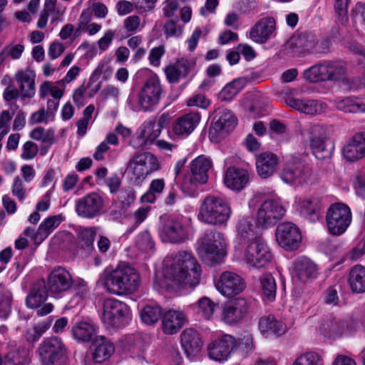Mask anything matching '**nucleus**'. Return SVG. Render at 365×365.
Listing matches in <instances>:
<instances>
[{
    "mask_svg": "<svg viewBox=\"0 0 365 365\" xmlns=\"http://www.w3.org/2000/svg\"><path fill=\"white\" fill-rule=\"evenodd\" d=\"M201 267L194 255L180 250L163 272L160 287L165 289L195 287L200 283Z\"/></svg>",
    "mask_w": 365,
    "mask_h": 365,
    "instance_id": "nucleus-1",
    "label": "nucleus"
},
{
    "mask_svg": "<svg viewBox=\"0 0 365 365\" xmlns=\"http://www.w3.org/2000/svg\"><path fill=\"white\" fill-rule=\"evenodd\" d=\"M163 92L159 77L152 74L146 78L137 96H128L126 105L133 112H152L159 104Z\"/></svg>",
    "mask_w": 365,
    "mask_h": 365,
    "instance_id": "nucleus-2",
    "label": "nucleus"
},
{
    "mask_svg": "<svg viewBox=\"0 0 365 365\" xmlns=\"http://www.w3.org/2000/svg\"><path fill=\"white\" fill-rule=\"evenodd\" d=\"M140 284V278L137 270L127 264H120L106 274L104 287L113 294L124 295L133 293Z\"/></svg>",
    "mask_w": 365,
    "mask_h": 365,
    "instance_id": "nucleus-3",
    "label": "nucleus"
},
{
    "mask_svg": "<svg viewBox=\"0 0 365 365\" xmlns=\"http://www.w3.org/2000/svg\"><path fill=\"white\" fill-rule=\"evenodd\" d=\"M196 251L209 266L221 263L227 253L224 235L215 230H205L197 241Z\"/></svg>",
    "mask_w": 365,
    "mask_h": 365,
    "instance_id": "nucleus-4",
    "label": "nucleus"
},
{
    "mask_svg": "<svg viewBox=\"0 0 365 365\" xmlns=\"http://www.w3.org/2000/svg\"><path fill=\"white\" fill-rule=\"evenodd\" d=\"M158 235L163 242L182 244L192 235L191 220L182 215H162Z\"/></svg>",
    "mask_w": 365,
    "mask_h": 365,
    "instance_id": "nucleus-5",
    "label": "nucleus"
},
{
    "mask_svg": "<svg viewBox=\"0 0 365 365\" xmlns=\"http://www.w3.org/2000/svg\"><path fill=\"white\" fill-rule=\"evenodd\" d=\"M231 213L230 205L225 200L207 195L200 206L197 217L205 224L221 225L227 222Z\"/></svg>",
    "mask_w": 365,
    "mask_h": 365,
    "instance_id": "nucleus-6",
    "label": "nucleus"
},
{
    "mask_svg": "<svg viewBox=\"0 0 365 365\" xmlns=\"http://www.w3.org/2000/svg\"><path fill=\"white\" fill-rule=\"evenodd\" d=\"M279 177L284 182L297 186L309 183L313 177V170L309 165L294 155L285 162Z\"/></svg>",
    "mask_w": 365,
    "mask_h": 365,
    "instance_id": "nucleus-7",
    "label": "nucleus"
},
{
    "mask_svg": "<svg viewBox=\"0 0 365 365\" xmlns=\"http://www.w3.org/2000/svg\"><path fill=\"white\" fill-rule=\"evenodd\" d=\"M352 220L350 207L342 202L332 203L326 213L328 232L335 236L344 233Z\"/></svg>",
    "mask_w": 365,
    "mask_h": 365,
    "instance_id": "nucleus-8",
    "label": "nucleus"
},
{
    "mask_svg": "<svg viewBox=\"0 0 365 365\" xmlns=\"http://www.w3.org/2000/svg\"><path fill=\"white\" fill-rule=\"evenodd\" d=\"M303 136L317 158L324 159L331 155L334 147L328 143L329 134L326 128L320 125H312L304 130Z\"/></svg>",
    "mask_w": 365,
    "mask_h": 365,
    "instance_id": "nucleus-9",
    "label": "nucleus"
},
{
    "mask_svg": "<svg viewBox=\"0 0 365 365\" xmlns=\"http://www.w3.org/2000/svg\"><path fill=\"white\" fill-rule=\"evenodd\" d=\"M244 259L248 265L256 268L264 267L271 262V250L261 236L248 242L245 250Z\"/></svg>",
    "mask_w": 365,
    "mask_h": 365,
    "instance_id": "nucleus-10",
    "label": "nucleus"
},
{
    "mask_svg": "<svg viewBox=\"0 0 365 365\" xmlns=\"http://www.w3.org/2000/svg\"><path fill=\"white\" fill-rule=\"evenodd\" d=\"M129 319V309L125 303L113 299L105 300L102 320L108 327L120 328Z\"/></svg>",
    "mask_w": 365,
    "mask_h": 365,
    "instance_id": "nucleus-11",
    "label": "nucleus"
},
{
    "mask_svg": "<svg viewBox=\"0 0 365 365\" xmlns=\"http://www.w3.org/2000/svg\"><path fill=\"white\" fill-rule=\"evenodd\" d=\"M160 168L157 158L149 152L135 154L128 162L126 170L136 180H143Z\"/></svg>",
    "mask_w": 365,
    "mask_h": 365,
    "instance_id": "nucleus-12",
    "label": "nucleus"
},
{
    "mask_svg": "<svg viewBox=\"0 0 365 365\" xmlns=\"http://www.w3.org/2000/svg\"><path fill=\"white\" fill-rule=\"evenodd\" d=\"M66 347L61 339H44L38 345L37 354L42 365H54L66 354Z\"/></svg>",
    "mask_w": 365,
    "mask_h": 365,
    "instance_id": "nucleus-13",
    "label": "nucleus"
},
{
    "mask_svg": "<svg viewBox=\"0 0 365 365\" xmlns=\"http://www.w3.org/2000/svg\"><path fill=\"white\" fill-rule=\"evenodd\" d=\"M249 310L250 304L245 298H235L224 304L221 312V320L230 326L240 324L247 317Z\"/></svg>",
    "mask_w": 365,
    "mask_h": 365,
    "instance_id": "nucleus-14",
    "label": "nucleus"
},
{
    "mask_svg": "<svg viewBox=\"0 0 365 365\" xmlns=\"http://www.w3.org/2000/svg\"><path fill=\"white\" fill-rule=\"evenodd\" d=\"M286 210L278 201L272 199L264 200L257 212V223L263 228L274 226L285 215Z\"/></svg>",
    "mask_w": 365,
    "mask_h": 365,
    "instance_id": "nucleus-15",
    "label": "nucleus"
},
{
    "mask_svg": "<svg viewBox=\"0 0 365 365\" xmlns=\"http://www.w3.org/2000/svg\"><path fill=\"white\" fill-rule=\"evenodd\" d=\"M104 202L96 192H91L75 202V212L83 218L93 219L103 212Z\"/></svg>",
    "mask_w": 365,
    "mask_h": 365,
    "instance_id": "nucleus-16",
    "label": "nucleus"
},
{
    "mask_svg": "<svg viewBox=\"0 0 365 365\" xmlns=\"http://www.w3.org/2000/svg\"><path fill=\"white\" fill-rule=\"evenodd\" d=\"M217 291L225 297H232L242 293L246 288L245 279L238 274L225 271L215 283Z\"/></svg>",
    "mask_w": 365,
    "mask_h": 365,
    "instance_id": "nucleus-17",
    "label": "nucleus"
},
{
    "mask_svg": "<svg viewBox=\"0 0 365 365\" xmlns=\"http://www.w3.org/2000/svg\"><path fill=\"white\" fill-rule=\"evenodd\" d=\"M276 240L286 250H297L302 241L299 229L292 222L279 224L275 231Z\"/></svg>",
    "mask_w": 365,
    "mask_h": 365,
    "instance_id": "nucleus-18",
    "label": "nucleus"
},
{
    "mask_svg": "<svg viewBox=\"0 0 365 365\" xmlns=\"http://www.w3.org/2000/svg\"><path fill=\"white\" fill-rule=\"evenodd\" d=\"M236 346L237 340L234 336L230 334H223L208 344V356L216 361H227Z\"/></svg>",
    "mask_w": 365,
    "mask_h": 365,
    "instance_id": "nucleus-19",
    "label": "nucleus"
},
{
    "mask_svg": "<svg viewBox=\"0 0 365 365\" xmlns=\"http://www.w3.org/2000/svg\"><path fill=\"white\" fill-rule=\"evenodd\" d=\"M212 168V160L204 155L193 159L190 163V185L188 188L193 190L198 184H205L208 180L209 171Z\"/></svg>",
    "mask_w": 365,
    "mask_h": 365,
    "instance_id": "nucleus-20",
    "label": "nucleus"
},
{
    "mask_svg": "<svg viewBox=\"0 0 365 365\" xmlns=\"http://www.w3.org/2000/svg\"><path fill=\"white\" fill-rule=\"evenodd\" d=\"M284 102L289 107L307 115H317L324 113L327 110V105L315 99H299L291 94L286 93Z\"/></svg>",
    "mask_w": 365,
    "mask_h": 365,
    "instance_id": "nucleus-21",
    "label": "nucleus"
},
{
    "mask_svg": "<svg viewBox=\"0 0 365 365\" xmlns=\"http://www.w3.org/2000/svg\"><path fill=\"white\" fill-rule=\"evenodd\" d=\"M318 330L322 335L331 339L341 337L346 332H351L346 321L333 316L322 319Z\"/></svg>",
    "mask_w": 365,
    "mask_h": 365,
    "instance_id": "nucleus-22",
    "label": "nucleus"
},
{
    "mask_svg": "<svg viewBox=\"0 0 365 365\" xmlns=\"http://www.w3.org/2000/svg\"><path fill=\"white\" fill-rule=\"evenodd\" d=\"M276 22L272 17H265L258 21L250 29V38L255 43H264L275 31Z\"/></svg>",
    "mask_w": 365,
    "mask_h": 365,
    "instance_id": "nucleus-23",
    "label": "nucleus"
},
{
    "mask_svg": "<svg viewBox=\"0 0 365 365\" xmlns=\"http://www.w3.org/2000/svg\"><path fill=\"white\" fill-rule=\"evenodd\" d=\"M201 116L199 113L190 112L175 119L172 129L175 135L187 137L191 134L199 125Z\"/></svg>",
    "mask_w": 365,
    "mask_h": 365,
    "instance_id": "nucleus-24",
    "label": "nucleus"
},
{
    "mask_svg": "<svg viewBox=\"0 0 365 365\" xmlns=\"http://www.w3.org/2000/svg\"><path fill=\"white\" fill-rule=\"evenodd\" d=\"M250 179V173L247 170L233 166L227 169L224 183L230 190L240 191L247 186Z\"/></svg>",
    "mask_w": 365,
    "mask_h": 365,
    "instance_id": "nucleus-25",
    "label": "nucleus"
},
{
    "mask_svg": "<svg viewBox=\"0 0 365 365\" xmlns=\"http://www.w3.org/2000/svg\"><path fill=\"white\" fill-rule=\"evenodd\" d=\"M195 62L187 58L178 59L173 64L165 68V73L169 83H177L181 78H185L193 68Z\"/></svg>",
    "mask_w": 365,
    "mask_h": 365,
    "instance_id": "nucleus-26",
    "label": "nucleus"
},
{
    "mask_svg": "<svg viewBox=\"0 0 365 365\" xmlns=\"http://www.w3.org/2000/svg\"><path fill=\"white\" fill-rule=\"evenodd\" d=\"M344 157L354 161L365 156V131L356 133L342 149Z\"/></svg>",
    "mask_w": 365,
    "mask_h": 365,
    "instance_id": "nucleus-27",
    "label": "nucleus"
},
{
    "mask_svg": "<svg viewBox=\"0 0 365 365\" xmlns=\"http://www.w3.org/2000/svg\"><path fill=\"white\" fill-rule=\"evenodd\" d=\"M14 79L19 85L22 99L31 98L35 96L36 73L34 71L29 68L19 71L15 73Z\"/></svg>",
    "mask_w": 365,
    "mask_h": 365,
    "instance_id": "nucleus-28",
    "label": "nucleus"
},
{
    "mask_svg": "<svg viewBox=\"0 0 365 365\" xmlns=\"http://www.w3.org/2000/svg\"><path fill=\"white\" fill-rule=\"evenodd\" d=\"M68 271L64 267H58L49 274L46 287L55 295L64 292L68 289Z\"/></svg>",
    "mask_w": 365,
    "mask_h": 365,
    "instance_id": "nucleus-29",
    "label": "nucleus"
},
{
    "mask_svg": "<svg viewBox=\"0 0 365 365\" xmlns=\"http://www.w3.org/2000/svg\"><path fill=\"white\" fill-rule=\"evenodd\" d=\"M295 276L303 282L314 279L317 276V264L309 258L301 256L293 262Z\"/></svg>",
    "mask_w": 365,
    "mask_h": 365,
    "instance_id": "nucleus-30",
    "label": "nucleus"
},
{
    "mask_svg": "<svg viewBox=\"0 0 365 365\" xmlns=\"http://www.w3.org/2000/svg\"><path fill=\"white\" fill-rule=\"evenodd\" d=\"M258 327L261 334L265 337L271 336L278 337L284 334L287 329L286 325L272 314L260 317Z\"/></svg>",
    "mask_w": 365,
    "mask_h": 365,
    "instance_id": "nucleus-31",
    "label": "nucleus"
},
{
    "mask_svg": "<svg viewBox=\"0 0 365 365\" xmlns=\"http://www.w3.org/2000/svg\"><path fill=\"white\" fill-rule=\"evenodd\" d=\"M237 122V118L230 110L222 109L215 117L211 130L223 136L234 129Z\"/></svg>",
    "mask_w": 365,
    "mask_h": 365,
    "instance_id": "nucleus-32",
    "label": "nucleus"
},
{
    "mask_svg": "<svg viewBox=\"0 0 365 365\" xmlns=\"http://www.w3.org/2000/svg\"><path fill=\"white\" fill-rule=\"evenodd\" d=\"M180 336L182 347L187 357L195 356L200 351L202 343L196 330L187 329Z\"/></svg>",
    "mask_w": 365,
    "mask_h": 365,
    "instance_id": "nucleus-33",
    "label": "nucleus"
},
{
    "mask_svg": "<svg viewBox=\"0 0 365 365\" xmlns=\"http://www.w3.org/2000/svg\"><path fill=\"white\" fill-rule=\"evenodd\" d=\"M48 289L43 279L36 281L26 297V304L29 309L39 308L47 299Z\"/></svg>",
    "mask_w": 365,
    "mask_h": 365,
    "instance_id": "nucleus-34",
    "label": "nucleus"
},
{
    "mask_svg": "<svg viewBox=\"0 0 365 365\" xmlns=\"http://www.w3.org/2000/svg\"><path fill=\"white\" fill-rule=\"evenodd\" d=\"M185 321V315L182 311L168 310L163 317V331L167 334H173L182 327Z\"/></svg>",
    "mask_w": 365,
    "mask_h": 365,
    "instance_id": "nucleus-35",
    "label": "nucleus"
},
{
    "mask_svg": "<svg viewBox=\"0 0 365 365\" xmlns=\"http://www.w3.org/2000/svg\"><path fill=\"white\" fill-rule=\"evenodd\" d=\"M93 359L96 363H102L110 358L115 351V346L104 336H98L93 343Z\"/></svg>",
    "mask_w": 365,
    "mask_h": 365,
    "instance_id": "nucleus-36",
    "label": "nucleus"
},
{
    "mask_svg": "<svg viewBox=\"0 0 365 365\" xmlns=\"http://www.w3.org/2000/svg\"><path fill=\"white\" fill-rule=\"evenodd\" d=\"M278 164L277 155L272 153L260 154L256 160V168L260 178L266 179L272 176Z\"/></svg>",
    "mask_w": 365,
    "mask_h": 365,
    "instance_id": "nucleus-37",
    "label": "nucleus"
},
{
    "mask_svg": "<svg viewBox=\"0 0 365 365\" xmlns=\"http://www.w3.org/2000/svg\"><path fill=\"white\" fill-rule=\"evenodd\" d=\"M237 235L247 242L260 237V230L252 217H245L239 220L237 224Z\"/></svg>",
    "mask_w": 365,
    "mask_h": 365,
    "instance_id": "nucleus-38",
    "label": "nucleus"
},
{
    "mask_svg": "<svg viewBox=\"0 0 365 365\" xmlns=\"http://www.w3.org/2000/svg\"><path fill=\"white\" fill-rule=\"evenodd\" d=\"M331 102L338 110L345 113L365 112V101L353 96L336 98Z\"/></svg>",
    "mask_w": 365,
    "mask_h": 365,
    "instance_id": "nucleus-39",
    "label": "nucleus"
},
{
    "mask_svg": "<svg viewBox=\"0 0 365 365\" xmlns=\"http://www.w3.org/2000/svg\"><path fill=\"white\" fill-rule=\"evenodd\" d=\"M31 362V351L24 346H19L7 353L1 359V365H26Z\"/></svg>",
    "mask_w": 365,
    "mask_h": 365,
    "instance_id": "nucleus-40",
    "label": "nucleus"
},
{
    "mask_svg": "<svg viewBox=\"0 0 365 365\" xmlns=\"http://www.w3.org/2000/svg\"><path fill=\"white\" fill-rule=\"evenodd\" d=\"M300 214L311 221L318 219L319 212L321 209V200L318 197H307L299 201Z\"/></svg>",
    "mask_w": 365,
    "mask_h": 365,
    "instance_id": "nucleus-41",
    "label": "nucleus"
},
{
    "mask_svg": "<svg viewBox=\"0 0 365 365\" xmlns=\"http://www.w3.org/2000/svg\"><path fill=\"white\" fill-rule=\"evenodd\" d=\"M349 284L351 290L356 293L365 292V267L356 264L354 266L349 276Z\"/></svg>",
    "mask_w": 365,
    "mask_h": 365,
    "instance_id": "nucleus-42",
    "label": "nucleus"
},
{
    "mask_svg": "<svg viewBox=\"0 0 365 365\" xmlns=\"http://www.w3.org/2000/svg\"><path fill=\"white\" fill-rule=\"evenodd\" d=\"M62 221L61 217L54 215L45 219L39 225L36 237V242H42L48 236L58 227Z\"/></svg>",
    "mask_w": 365,
    "mask_h": 365,
    "instance_id": "nucleus-43",
    "label": "nucleus"
},
{
    "mask_svg": "<svg viewBox=\"0 0 365 365\" xmlns=\"http://www.w3.org/2000/svg\"><path fill=\"white\" fill-rule=\"evenodd\" d=\"M327 81H339L346 75L345 63L339 61H325Z\"/></svg>",
    "mask_w": 365,
    "mask_h": 365,
    "instance_id": "nucleus-44",
    "label": "nucleus"
},
{
    "mask_svg": "<svg viewBox=\"0 0 365 365\" xmlns=\"http://www.w3.org/2000/svg\"><path fill=\"white\" fill-rule=\"evenodd\" d=\"M194 306L197 313L206 320H210L217 309V304L207 297L200 298Z\"/></svg>",
    "mask_w": 365,
    "mask_h": 365,
    "instance_id": "nucleus-45",
    "label": "nucleus"
},
{
    "mask_svg": "<svg viewBox=\"0 0 365 365\" xmlns=\"http://www.w3.org/2000/svg\"><path fill=\"white\" fill-rule=\"evenodd\" d=\"M325 61L315 64L304 71V78L311 83L327 81Z\"/></svg>",
    "mask_w": 365,
    "mask_h": 365,
    "instance_id": "nucleus-46",
    "label": "nucleus"
},
{
    "mask_svg": "<svg viewBox=\"0 0 365 365\" xmlns=\"http://www.w3.org/2000/svg\"><path fill=\"white\" fill-rule=\"evenodd\" d=\"M245 79H235L234 81L227 83L221 90V91L219 93V98L222 101H230L240 92V91L245 87Z\"/></svg>",
    "mask_w": 365,
    "mask_h": 365,
    "instance_id": "nucleus-47",
    "label": "nucleus"
},
{
    "mask_svg": "<svg viewBox=\"0 0 365 365\" xmlns=\"http://www.w3.org/2000/svg\"><path fill=\"white\" fill-rule=\"evenodd\" d=\"M74 230L76 233L78 243L82 248H90L93 247L97 233L96 227H74Z\"/></svg>",
    "mask_w": 365,
    "mask_h": 365,
    "instance_id": "nucleus-48",
    "label": "nucleus"
},
{
    "mask_svg": "<svg viewBox=\"0 0 365 365\" xmlns=\"http://www.w3.org/2000/svg\"><path fill=\"white\" fill-rule=\"evenodd\" d=\"M141 320L147 324H155L162 317V309L156 304H146L140 312Z\"/></svg>",
    "mask_w": 365,
    "mask_h": 365,
    "instance_id": "nucleus-49",
    "label": "nucleus"
},
{
    "mask_svg": "<svg viewBox=\"0 0 365 365\" xmlns=\"http://www.w3.org/2000/svg\"><path fill=\"white\" fill-rule=\"evenodd\" d=\"M73 337L78 341H88L95 334L93 324L86 322L76 323L72 328Z\"/></svg>",
    "mask_w": 365,
    "mask_h": 365,
    "instance_id": "nucleus-50",
    "label": "nucleus"
},
{
    "mask_svg": "<svg viewBox=\"0 0 365 365\" xmlns=\"http://www.w3.org/2000/svg\"><path fill=\"white\" fill-rule=\"evenodd\" d=\"M165 185L163 179L158 178L153 180L147 192L141 196V201L146 203L155 202L157 197L163 192Z\"/></svg>",
    "mask_w": 365,
    "mask_h": 365,
    "instance_id": "nucleus-51",
    "label": "nucleus"
},
{
    "mask_svg": "<svg viewBox=\"0 0 365 365\" xmlns=\"http://www.w3.org/2000/svg\"><path fill=\"white\" fill-rule=\"evenodd\" d=\"M87 292L86 284L82 280L73 281L70 279V294H72L71 303H73V307L78 305L83 306V300Z\"/></svg>",
    "mask_w": 365,
    "mask_h": 365,
    "instance_id": "nucleus-52",
    "label": "nucleus"
},
{
    "mask_svg": "<svg viewBox=\"0 0 365 365\" xmlns=\"http://www.w3.org/2000/svg\"><path fill=\"white\" fill-rule=\"evenodd\" d=\"M260 284L264 298L269 301L274 300L277 292V285L274 278L271 274H264L260 278Z\"/></svg>",
    "mask_w": 365,
    "mask_h": 365,
    "instance_id": "nucleus-53",
    "label": "nucleus"
},
{
    "mask_svg": "<svg viewBox=\"0 0 365 365\" xmlns=\"http://www.w3.org/2000/svg\"><path fill=\"white\" fill-rule=\"evenodd\" d=\"M292 365H324V361L321 354L310 351L299 355Z\"/></svg>",
    "mask_w": 365,
    "mask_h": 365,
    "instance_id": "nucleus-54",
    "label": "nucleus"
},
{
    "mask_svg": "<svg viewBox=\"0 0 365 365\" xmlns=\"http://www.w3.org/2000/svg\"><path fill=\"white\" fill-rule=\"evenodd\" d=\"M292 41L298 48L305 51L314 48L317 43L316 36L307 32L301 33L297 36H294Z\"/></svg>",
    "mask_w": 365,
    "mask_h": 365,
    "instance_id": "nucleus-55",
    "label": "nucleus"
},
{
    "mask_svg": "<svg viewBox=\"0 0 365 365\" xmlns=\"http://www.w3.org/2000/svg\"><path fill=\"white\" fill-rule=\"evenodd\" d=\"M29 135L32 139L46 144L48 147L54 142V131L51 129L37 127L30 133Z\"/></svg>",
    "mask_w": 365,
    "mask_h": 365,
    "instance_id": "nucleus-56",
    "label": "nucleus"
},
{
    "mask_svg": "<svg viewBox=\"0 0 365 365\" xmlns=\"http://www.w3.org/2000/svg\"><path fill=\"white\" fill-rule=\"evenodd\" d=\"M148 141L152 144L160 136L161 132L155 125V118L151 117L139 127Z\"/></svg>",
    "mask_w": 365,
    "mask_h": 365,
    "instance_id": "nucleus-57",
    "label": "nucleus"
},
{
    "mask_svg": "<svg viewBox=\"0 0 365 365\" xmlns=\"http://www.w3.org/2000/svg\"><path fill=\"white\" fill-rule=\"evenodd\" d=\"M136 247L141 252L153 253L155 249V242L148 231L140 232L136 239Z\"/></svg>",
    "mask_w": 365,
    "mask_h": 365,
    "instance_id": "nucleus-58",
    "label": "nucleus"
},
{
    "mask_svg": "<svg viewBox=\"0 0 365 365\" xmlns=\"http://www.w3.org/2000/svg\"><path fill=\"white\" fill-rule=\"evenodd\" d=\"M350 0H335L334 11L338 21L341 25H346L348 23V8Z\"/></svg>",
    "mask_w": 365,
    "mask_h": 365,
    "instance_id": "nucleus-59",
    "label": "nucleus"
},
{
    "mask_svg": "<svg viewBox=\"0 0 365 365\" xmlns=\"http://www.w3.org/2000/svg\"><path fill=\"white\" fill-rule=\"evenodd\" d=\"M237 346L246 355L255 349L252 334L249 332H244L239 339H236Z\"/></svg>",
    "mask_w": 365,
    "mask_h": 365,
    "instance_id": "nucleus-60",
    "label": "nucleus"
},
{
    "mask_svg": "<svg viewBox=\"0 0 365 365\" xmlns=\"http://www.w3.org/2000/svg\"><path fill=\"white\" fill-rule=\"evenodd\" d=\"M340 286L334 284L329 287L322 295L323 302L329 306H336L339 302V290Z\"/></svg>",
    "mask_w": 365,
    "mask_h": 365,
    "instance_id": "nucleus-61",
    "label": "nucleus"
},
{
    "mask_svg": "<svg viewBox=\"0 0 365 365\" xmlns=\"http://www.w3.org/2000/svg\"><path fill=\"white\" fill-rule=\"evenodd\" d=\"M130 145L135 149L148 148L151 143L146 138L142 130L138 128L135 135L132 137Z\"/></svg>",
    "mask_w": 365,
    "mask_h": 365,
    "instance_id": "nucleus-62",
    "label": "nucleus"
},
{
    "mask_svg": "<svg viewBox=\"0 0 365 365\" xmlns=\"http://www.w3.org/2000/svg\"><path fill=\"white\" fill-rule=\"evenodd\" d=\"M150 210L151 208L149 205H144L133 212L132 217L134 220V225L130 228V232H133L148 217Z\"/></svg>",
    "mask_w": 365,
    "mask_h": 365,
    "instance_id": "nucleus-63",
    "label": "nucleus"
},
{
    "mask_svg": "<svg viewBox=\"0 0 365 365\" xmlns=\"http://www.w3.org/2000/svg\"><path fill=\"white\" fill-rule=\"evenodd\" d=\"M351 17L354 24H365V2H358L351 10Z\"/></svg>",
    "mask_w": 365,
    "mask_h": 365,
    "instance_id": "nucleus-64",
    "label": "nucleus"
}]
</instances>
